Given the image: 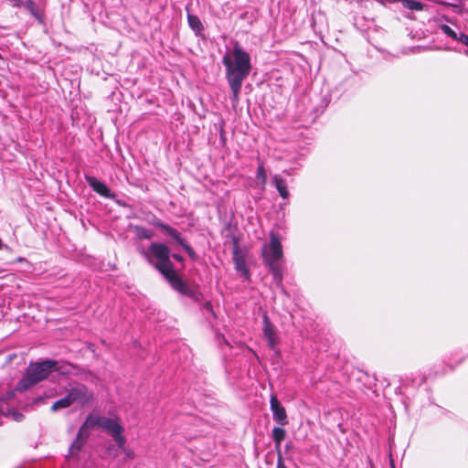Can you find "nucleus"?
Wrapping results in <instances>:
<instances>
[{"instance_id": "f257e3e1", "label": "nucleus", "mask_w": 468, "mask_h": 468, "mask_svg": "<svg viewBox=\"0 0 468 468\" xmlns=\"http://www.w3.org/2000/svg\"><path fill=\"white\" fill-rule=\"evenodd\" d=\"M141 254L164 275L173 289L195 301H199L200 292L188 286L175 271L170 261V250L166 245L153 242L146 250H142Z\"/></svg>"}, {"instance_id": "f03ea898", "label": "nucleus", "mask_w": 468, "mask_h": 468, "mask_svg": "<svg viewBox=\"0 0 468 468\" xmlns=\"http://www.w3.org/2000/svg\"><path fill=\"white\" fill-rule=\"evenodd\" d=\"M222 62L226 67V79L231 90V101L236 107L244 80L251 71L250 54L239 43H235L232 51L224 55Z\"/></svg>"}, {"instance_id": "7ed1b4c3", "label": "nucleus", "mask_w": 468, "mask_h": 468, "mask_svg": "<svg viewBox=\"0 0 468 468\" xmlns=\"http://www.w3.org/2000/svg\"><path fill=\"white\" fill-rule=\"evenodd\" d=\"M101 429L109 433L117 443L118 447H123L126 442L122 435L123 427L117 419L89 415L84 423L80 426L77 437L71 444L70 451L79 452L82 448L92 429Z\"/></svg>"}, {"instance_id": "20e7f679", "label": "nucleus", "mask_w": 468, "mask_h": 468, "mask_svg": "<svg viewBox=\"0 0 468 468\" xmlns=\"http://www.w3.org/2000/svg\"><path fill=\"white\" fill-rule=\"evenodd\" d=\"M69 366L58 367V362L53 360H45L38 363H31L27 369L26 376L17 383L16 390L24 391L37 383L44 380L48 376L54 371L61 374H69Z\"/></svg>"}, {"instance_id": "39448f33", "label": "nucleus", "mask_w": 468, "mask_h": 468, "mask_svg": "<svg viewBox=\"0 0 468 468\" xmlns=\"http://www.w3.org/2000/svg\"><path fill=\"white\" fill-rule=\"evenodd\" d=\"M94 401V393L88 387L78 383L70 387L66 395L55 401L51 406L52 411L67 409L72 405L80 408H85L92 405Z\"/></svg>"}, {"instance_id": "423d86ee", "label": "nucleus", "mask_w": 468, "mask_h": 468, "mask_svg": "<svg viewBox=\"0 0 468 468\" xmlns=\"http://www.w3.org/2000/svg\"><path fill=\"white\" fill-rule=\"evenodd\" d=\"M262 256L265 263L269 266L272 273L273 281L277 286H281L282 282V271L280 261L282 259V242L274 233L270 235V242L263 245Z\"/></svg>"}, {"instance_id": "0eeeda50", "label": "nucleus", "mask_w": 468, "mask_h": 468, "mask_svg": "<svg viewBox=\"0 0 468 468\" xmlns=\"http://www.w3.org/2000/svg\"><path fill=\"white\" fill-rule=\"evenodd\" d=\"M262 331L269 346L273 349L279 342L278 332L266 314L263 315Z\"/></svg>"}, {"instance_id": "6e6552de", "label": "nucleus", "mask_w": 468, "mask_h": 468, "mask_svg": "<svg viewBox=\"0 0 468 468\" xmlns=\"http://www.w3.org/2000/svg\"><path fill=\"white\" fill-rule=\"evenodd\" d=\"M271 410L273 414V420L283 426L287 424V414L285 409L281 405L276 396L271 398Z\"/></svg>"}, {"instance_id": "1a4fd4ad", "label": "nucleus", "mask_w": 468, "mask_h": 468, "mask_svg": "<svg viewBox=\"0 0 468 468\" xmlns=\"http://www.w3.org/2000/svg\"><path fill=\"white\" fill-rule=\"evenodd\" d=\"M86 181L89 186L98 194L104 197L112 198L113 195L111 193L110 188L101 181L94 176H86Z\"/></svg>"}, {"instance_id": "9d476101", "label": "nucleus", "mask_w": 468, "mask_h": 468, "mask_svg": "<svg viewBox=\"0 0 468 468\" xmlns=\"http://www.w3.org/2000/svg\"><path fill=\"white\" fill-rule=\"evenodd\" d=\"M272 181L280 196L284 199L287 198L289 196V192L287 190V185L285 180L282 179L280 176L276 175L273 176Z\"/></svg>"}, {"instance_id": "9b49d317", "label": "nucleus", "mask_w": 468, "mask_h": 468, "mask_svg": "<svg viewBox=\"0 0 468 468\" xmlns=\"http://www.w3.org/2000/svg\"><path fill=\"white\" fill-rule=\"evenodd\" d=\"M152 224H153L154 226H155V227L159 228V229H160L161 230H163L165 234H167V235L171 236L174 239H179V232H178L176 229H174V228H172V227H170V226H168V225H166V224L163 223L161 220H159V219H154V220L152 222Z\"/></svg>"}, {"instance_id": "f8f14e48", "label": "nucleus", "mask_w": 468, "mask_h": 468, "mask_svg": "<svg viewBox=\"0 0 468 468\" xmlns=\"http://www.w3.org/2000/svg\"><path fill=\"white\" fill-rule=\"evenodd\" d=\"M14 390H15V392L16 391V389H14ZM15 404H16V397L13 399V405L5 404V415L4 416H6V417L10 416V417H12V419L14 420L21 421L24 418L23 414L16 412L13 409H10V407L15 406Z\"/></svg>"}, {"instance_id": "ddd939ff", "label": "nucleus", "mask_w": 468, "mask_h": 468, "mask_svg": "<svg viewBox=\"0 0 468 468\" xmlns=\"http://www.w3.org/2000/svg\"><path fill=\"white\" fill-rule=\"evenodd\" d=\"M21 6H23L24 8H26L27 11H29V13L34 16L36 17L37 19L40 20L41 18V16H40V13L35 4V2L33 0H26V1H23Z\"/></svg>"}, {"instance_id": "4468645a", "label": "nucleus", "mask_w": 468, "mask_h": 468, "mask_svg": "<svg viewBox=\"0 0 468 468\" xmlns=\"http://www.w3.org/2000/svg\"><path fill=\"white\" fill-rule=\"evenodd\" d=\"M285 435H286V431L282 428L275 427L272 430V439H273L277 448H279L281 446V443L284 440Z\"/></svg>"}, {"instance_id": "2eb2a0df", "label": "nucleus", "mask_w": 468, "mask_h": 468, "mask_svg": "<svg viewBox=\"0 0 468 468\" xmlns=\"http://www.w3.org/2000/svg\"><path fill=\"white\" fill-rule=\"evenodd\" d=\"M134 232L138 239H149L153 238L154 232L141 226L134 227Z\"/></svg>"}, {"instance_id": "dca6fc26", "label": "nucleus", "mask_w": 468, "mask_h": 468, "mask_svg": "<svg viewBox=\"0 0 468 468\" xmlns=\"http://www.w3.org/2000/svg\"><path fill=\"white\" fill-rule=\"evenodd\" d=\"M393 2H401L405 7L410 10L420 11L423 9V5L415 0H392Z\"/></svg>"}, {"instance_id": "f3484780", "label": "nucleus", "mask_w": 468, "mask_h": 468, "mask_svg": "<svg viewBox=\"0 0 468 468\" xmlns=\"http://www.w3.org/2000/svg\"><path fill=\"white\" fill-rule=\"evenodd\" d=\"M188 25L189 27L196 32H200L203 29V25L200 19L194 15L187 16Z\"/></svg>"}, {"instance_id": "a211bd4d", "label": "nucleus", "mask_w": 468, "mask_h": 468, "mask_svg": "<svg viewBox=\"0 0 468 468\" xmlns=\"http://www.w3.org/2000/svg\"><path fill=\"white\" fill-rule=\"evenodd\" d=\"M235 265L237 271H239L246 278L249 276V271L246 268L245 261L238 256L235 257Z\"/></svg>"}, {"instance_id": "6ab92c4d", "label": "nucleus", "mask_w": 468, "mask_h": 468, "mask_svg": "<svg viewBox=\"0 0 468 468\" xmlns=\"http://www.w3.org/2000/svg\"><path fill=\"white\" fill-rule=\"evenodd\" d=\"M440 29L449 37H451L453 40H456L459 34H457L452 28H451L447 25H440Z\"/></svg>"}, {"instance_id": "aec40b11", "label": "nucleus", "mask_w": 468, "mask_h": 468, "mask_svg": "<svg viewBox=\"0 0 468 468\" xmlns=\"http://www.w3.org/2000/svg\"><path fill=\"white\" fill-rule=\"evenodd\" d=\"M175 240L176 242H178L183 248L184 250L186 251V253L192 258V259H195L196 258V253L195 251L193 250V249L187 245L186 243V241L181 238V236L179 235V239H175Z\"/></svg>"}, {"instance_id": "412c9836", "label": "nucleus", "mask_w": 468, "mask_h": 468, "mask_svg": "<svg viewBox=\"0 0 468 468\" xmlns=\"http://www.w3.org/2000/svg\"><path fill=\"white\" fill-rule=\"evenodd\" d=\"M256 176H257V179L261 182L262 186H264L266 184L267 175H266V171H265L262 164L259 165Z\"/></svg>"}, {"instance_id": "4be33fe9", "label": "nucleus", "mask_w": 468, "mask_h": 468, "mask_svg": "<svg viewBox=\"0 0 468 468\" xmlns=\"http://www.w3.org/2000/svg\"><path fill=\"white\" fill-rule=\"evenodd\" d=\"M120 448L122 450L128 459H133L135 457L134 452L132 449L125 447V444L123 447Z\"/></svg>"}, {"instance_id": "5701e85b", "label": "nucleus", "mask_w": 468, "mask_h": 468, "mask_svg": "<svg viewBox=\"0 0 468 468\" xmlns=\"http://www.w3.org/2000/svg\"><path fill=\"white\" fill-rule=\"evenodd\" d=\"M456 40L463 43L466 47H468V36L467 35H465L463 33H460Z\"/></svg>"}, {"instance_id": "b1692460", "label": "nucleus", "mask_w": 468, "mask_h": 468, "mask_svg": "<svg viewBox=\"0 0 468 468\" xmlns=\"http://www.w3.org/2000/svg\"><path fill=\"white\" fill-rule=\"evenodd\" d=\"M276 468H287L286 465L283 463L280 454H279V458H278L277 467Z\"/></svg>"}, {"instance_id": "393cba45", "label": "nucleus", "mask_w": 468, "mask_h": 468, "mask_svg": "<svg viewBox=\"0 0 468 468\" xmlns=\"http://www.w3.org/2000/svg\"><path fill=\"white\" fill-rule=\"evenodd\" d=\"M9 2L14 5V6H21L23 1L22 0H9Z\"/></svg>"}, {"instance_id": "a878e982", "label": "nucleus", "mask_w": 468, "mask_h": 468, "mask_svg": "<svg viewBox=\"0 0 468 468\" xmlns=\"http://www.w3.org/2000/svg\"><path fill=\"white\" fill-rule=\"evenodd\" d=\"M205 309L208 312H211L212 313V304L211 303L209 302H207L204 305Z\"/></svg>"}, {"instance_id": "bb28decb", "label": "nucleus", "mask_w": 468, "mask_h": 468, "mask_svg": "<svg viewBox=\"0 0 468 468\" xmlns=\"http://www.w3.org/2000/svg\"><path fill=\"white\" fill-rule=\"evenodd\" d=\"M173 257L176 260V261H182V257L180 255H177V254H174Z\"/></svg>"}]
</instances>
